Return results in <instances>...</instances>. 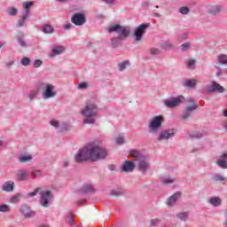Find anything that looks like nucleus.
<instances>
[{"mask_svg":"<svg viewBox=\"0 0 227 227\" xmlns=\"http://www.w3.org/2000/svg\"><path fill=\"white\" fill-rule=\"evenodd\" d=\"M87 151L89 152L90 160H92V162L104 160V159H106L108 155L107 149H106V147L100 146L95 142H91L87 145Z\"/></svg>","mask_w":227,"mask_h":227,"instance_id":"1","label":"nucleus"},{"mask_svg":"<svg viewBox=\"0 0 227 227\" xmlns=\"http://www.w3.org/2000/svg\"><path fill=\"white\" fill-rule=\"evenodd\" d=\"M107 31L108 33H117L118 37L112 38V46L118 47L121 40H125L126 38H129V35H130V27H123L116 24L109 27L107 28Z\"/></svg>","mask_w":227,"mask_h":227,"instance_id":"2","label":"nucleus"},{"mask_svg":"<svg viewBox=\"0 0 227 227\" xmlns=\"http://www.w3.org/2000/svg\"><path fill=\"white\" fill-rule=\"evenodd\" d=\"M82 114L83 116L87 117L83 119L84 124H93L95 123V116L98 114V107H97V105L93 102L87 103L86 106L82 108Z\"/></svg>","mask_w":227,"mask_h":227,"instance_id":"3","label":"nucleus"},{"mask_svg":"<svg viewBox=\"0 0 227 227\" xmlns=\"http://www.w3.org/2000/svg\"><path fill=\"white\" fill-rule=\"evenodd\" d=\"M129 155L133 158V160L137 162V168L138 170L141 171V173L145 174L150 169V162L146 160V157H145V155H142L139 151L131 150L129 151Z\"/></svg>","mask_w":227,"mask_h":227,"instance_id":"4","label":"nucleus"},{"mask_svg":"<svg viewBox=\"0 0 227 227\" xmlns=\"http://www.w3.org/2000/svg\"><path fill=\"white\" fill-rule=\"evenodd\" d=\"M39 90L43 91V98L44 100L54 98L57 95L56 87L52 83L42 82L39 85Z\"/></svg>","mask_w":227,"mask_h":227,"instance_id":"5","label":"nucleus"},{"mask_svg":"<svg viewBox=\"0 0 227 227\" xmlns=\"http://www.w3.org/2000/svg\"><path fill=\"white\" fill-rule=\"evenodd\" d=\"M162 121H164V116L156 115L149 121V130L153 134H157L162 127Z\"/></svg>","mask_w":227,"mask_h":227,"instance_id":"6","label":"nucleus"},{"mask_svg":"<svg viewBox=\"0 0 227 227\" xmlns=\"http://www.w3.org/2000/svg\"><path fill=\"white\" fill-rule=\"evenodd\" d=\"M188 103L192 104V106H186L184 108V111L181 115V120H187V118H191V115L192 114V113H194V111H196V109H198L199 107L194 98H188Z\"/></svg>","mask_w":227,"mask_h":227,"instance_id":"7","label":"nucleus"},{"mask_svg":"<svg viewBox=\"0 0 227 227\" xmlns=\"http://www.w3.org/2000/svg\"><path fill=\"white\" fill-rule=\"evenodd\" d=\"M74 160L78 164H81V162H86V160H90V153L88 152L87 145L81 149L74 156Z\"/></svg>","mask_w":227,"mask_h":227,"instance_id":"8","label":"nucleus"},{"mask_svg":"<svg viewBox=\"0 0 227 227\" xmlns=\"http://www.w3.org/2000/svg\"><path fill=\"white\" fill-rule=\"evenodd\" d=\"M147 27H150V23H144L137 27L134 32L135 42H141V40H143V36L145 35V33H146Z\"/></svg>","mask_w":227,"mask_h":227,"instance_id":"9","label":"nucleus"},{"mask_svg":"<svg viewBox=\"0 0 227 227\" xmlns=\"http://www.w3.org/2000/svg\"><path fill=\"white\" fill-rule=\"evenodd\" d=\"M182 102H184V96L165 99L164 104L166 107H168L169 109H175V107H178Z\"/></svg>","mask_w":227,"mask_h":227,"instance_id":"10","label":"nucleus"},{"mask_svg":"<svg viewBox=\"0 0 227 227\" xmlns=\"http://www.w3.org/2000/svg\"><path fill=\"white\" fill-rule=\"evenodd\" d=\"M41 200L40 203L42 207H49V203L52 200V192L51 191H41L40 192Z\"/></svg>","mask_w":227,"mask_h":227,"instance_id":"11","label":"nucleus"},{"mask_svg":"<svg viewBox=\"0 0 227 227\" xmlns=\"http://www.w3.org/2000/svg\"><path fill=\"white\" fill-rule=\"evenodd\" d=\"M71 21L74 26H83L86 23V16L82 13H75L72 16Z\"/></svg>","mask_w":227,"mask_h":227,"instance_id":"12","label":"nucleus"},{"mask_svg":"<svg viewBox=\"0 0 227 227\" xmlns=\"http://www.w3.org/2000/svg\"><path fill=\"white\" fill-rule=\"evenodd\" d=\"M206 91L207 93H214V91H217L218 93H224V89L221 84L212 82L211 85L206 86Z\"/></svg>","mask_w":227,"mask_h":227,"instance_id":"13","label":"nucleus"},{"mask_svg":"<svg viewBox=\"0 0 227 227\" xmlns=\"http://www.w3.org/2000/svg\"><path fill=\"white\" fill-rule=\"evenodd\" d=\"M175 136V129H165L160 133V136L158 137L159 141H164L170 139V137H173Z\"/></svg>","mask_w":227,"mask_h":227,"instance_id":"14","label":"nucleus"},{"mask_svg":"<svg viewBox=\"0 0 227 227\" xmlns=\"http://www.w3.org/2000/svg\"><path fill=\"white\" fill-rule=\"evenodd\" d=\"M216 164L222 169H227V153H223L218 160H216Z\"/></svg>","mask_w":227,"mask_h":227,"instance_id":"15","label":"nucleus"},{"mask_svg":"<svg viewBox=\"0 0 227 227\" xmlns=\"http://www.w3.org/2000/svg\"><path fill=\"white\" fill-rule=\"evenodd\" d=\"M134 168H136V164H134V161L126 160L122 164L121 171H123L125 173H130L134 171Z\"/></svg>","mask_w":227,"mask_h":227,"instance_id":"16","label":"nucleus"},{"mask_svg":"<svg viewBox=\"0 0 227 227\" xmlns=\"http://www.w3.org/2000/svg\"><path fill=\"white\" fill-rule=\"evenodd\" d=\"M16 177L20 182H26V180L29 179V172L25 169H20L16 174Z\"/></svg>","mask_w":227,"mask_h":227,"instance_id":"17","label":"nucleus"},{"mask_svg":"<svg viewBox=\"0 0 227 227\" xmlns=\"http://www.w3.org/2000/svg\"><path fill=\"white\" fill-rule=\"evenodd\" d=\"M20 210L25 217H34L35 215V211H31V209L26 205H22Z\"/></svg>","mask_w":227,"mask_h":227,"instance_id":"18","label":"nucleus"},{"mask_svg":"<svg viewBox=\"0 0 227 227\" xmlns=\"http://www.w3.org/2000/svg\"><path fill=\"white\" fill-rule=\"evenodd\" d=\"M14 187L15 183H13V181H7L3 184L2 190L4 191V192H12Z\"/></svg>","mask_w":227,"mask_h":227,"instance_id":"19","label":"nucleus"},{"mask_svg":"<svg viewBox=\"0 0 227 227\" xmlns=\"http://www.w3.org/2000/svg\"><path fill=\"white\" fill-rule=\"evenodd\" d=\"M180 196H182V193H180V192H176V193L169 197L167 205L168 207H173V204L176 203V200H178V198H180Z\"/></svg>","mask_w":227,"mask_h":227,"instance_id":"20","label":"nucleus"},{"mask_svg":"<svg viewBox=\"0 0 227 227\" xmlns=\"http://www.w3.org/2000/svg\"><path fill=\"white\" fill-rule=\"evenodd\" d=\"M196 84L197 81L195 79L185 80L183 82V86H184V88H194Z\"/></svg>","mask_w":227,"mask_h":227,"instance_id":"21","label":"nucleus"},{"mask_svg":"<svg viewBox=\"0 0 227 227\" xmlns=\"http://www.w3.org/2000/svg\"><path fill=\"white\" fill-rule=\"evenodd\" d=\"M82 192H83L85 194L88 193H93L95 192V188H93V185L91 184H83V186L82 187Z\"/></svg>","mask_w":227,"mask_h":227,"instance_id":"22","label":"nucleus"},{"mask_svg":"<svg viewBox=\"0 0 227 227\" xmlns=\"http://www.w3.org/2000/svg\"><path fill=\"white\" fill-rule=\"evenodd\" d=\"M27 19H29V15L23 13L21 15V18L18 21V27H23V26H26V20H27Z\"/></svg>","mask_w":227,"mask_h":227,"instance_id":"23","label":"nucleus"},{"mask_svg":"<svg viewBox=\"0 0 227 227\" xmlns=\"http://www.w3.org/2000/svg\"><path fill=\"white\" fill-rule=\"evenodd\" d=\"M42 31L46 35H51V33H54V27L49 24H46L43 27Z\"/></svg>","mask_w":227,"mask_h":227,"instance_id":"24","label":"nucleus"},{"mask_svg":"<svg viewBox=\"0 0 227 227\" xmlns=\"http://www.w3.org/2000/svg\"><path fill=\"white\" fill-rule=\"evenodd\" d=\"M65 48L63 46H56L55 48L52 49V54L51 55V58L52 56H58V54H61V52H64Z\"/></svg>","mask_w":227,"mask_h":227,"instance_id":"25","label":"nucleus"},{"mask_svg":"<svg viewBox=\"0 0 227 227\" xmlns=\"http://www.w3.org/2000/svg\"><path fill=\"white\" fill-rule=\"evenodd\" d=\"M209 203L213 205V207H219L221 205V199L217 197H212L209 200Z\"/></svg>","mask_w":227,"mask_h":227,"instance_id":"26","label":"nucleus"},{"mask_svg":"<svg viewBox=\"0 0 227 227\" xmlns=\"http://www.w3.org/2000/svg\"><path fill=\"white\" fill-rule=\"evenodd\" d=\"M17 40H18V43H20V45H21V47H27V44L26 43V40H24L23 34L17 35Z\"/></svg>","mask_w":227,"mask_h":227,"instance_id":"27","label":"nucleus"},{"mask_svg":"<svg viewBox=\"0 0 227 227\" xmlns=\"http://www.w3.org/2000/svg\"><path fill=\"white\" fill-rule=\"evenodd\" d=\"M218 63L220 65H226L227 64V55L226 54H220L217 58Z\"/></svg>","mask_w":227,"mask_h":227,"instance_id":"28","label":"nucleus"},{"mask_svg":"<svg viewBox=\"0 0 227 227\" xmlns=\"http://www.w3.org/2000/svg\"><path fill=\"white\" fill-rule=\"evenodd\" d=\"M33 4H35V3H33V2H27V3L23 4L24 9H25V12L23 14L29 15V8H31V6H33Z\"/></svg>","mask_w":227,"mask_h":227,"instance_id":"29","label":"nucleus"},{"mask_svg":"<svg viewBox=\"0 0 227 227\" xmlns=\"http://www.w3.org/2000/svg\"><path fill=\"white\" fill-rule=\"evenodd\" d=\"M221 10H223V7L221 5H216V6L210 7L208 9V12L210 13L215 14V13H219V12H221Z\"/></svg>","mask_w":227,"mask_h":227,"instance_id":"30","label":"nucleus"},{"mask_svg":"<svg viewBox=\"0 0 227 227\" xmlns=\"http://www.w3.org/2000/svg\"><path fill=\"white\" fill-rule=\"evenodd\" d=\"M20 198H21L20 193H17L10 198V202L11 203H19V201H20Z\"/></svg>","mask_w":227,"mask_h":227,"instance_id":"31","label":"nucleus"},{"mask_svg":"<svg viewBox=\"0 0 227 227\" xmlns=\"http://www.w3.org/2000/svg\"><path fill=\"white\" fill-rule=\"evenodd\" d=\"M176 217L181 221H185L189 217V212L179 213L176 215Z\"/></svg>","mask_w":227,"mask_h":227,"instance_id":"32","label":"nucleus"},{"mask_svg":"<svg viewBox=\"0 0 227 227\" xmlns=\"http://www.w3.org/2000/svg\"><path fill=\"white\" fill-rule=\"evenodd\" d=\"M33 157L31 155H21L19 158L20 162H27V160H31Z\"/></svg>","mask_w":227,"mask_h":227,"instance_id":"33","label":"nucleus"},{"mask_svg":"<svg viewBox=\"0 0 227 227\" xmlns=\"http://www.w3.org/2000/svg\"><path fill=\"white\" fill-rule=\"evenodd\" d=\"M161 48L165 49V51H168V49H173V43L171 42L167 41L161 44Z\"/></svg>","mask_w":227,"mask_h":227,"instance_id":"34","label":"nucleus"},{"mask_svg":"<svg viewBox=\"0 0 227 227\" xmlns=\"http://www.w3.org/2000/svg\"><path fill=\"white\" fill-rule=\"evenodd\" d=\"M213 180H215V182H224V180H226V177L216 174L213 176Z\"/></svg>","mask_w":227,"mask_h":227,"instance_id":"35","label":"nucleus"},{"mask_svg":"<svg viewBox=\"0 0 227 227\" xmlns=\"http://www.w3.org/2000/svg\"><path fill=\"white\" fill-rule=\"evenodd\" d=\"M21 65H23V67H29V65H31V59L27 57H24L21 59Z\"/></svg>","mask_w":227,"mask_h":227,"instance_id":"36","label":"nucleus"},{"mask_svg":"<svg viewBox=\"0 0 227 227\" xmlns=\"http://www.w3.org/2000/svg\"><path fill=\"white\" fill-rule=\"evenodd\" d=\"M42 188H36L34 192H29L27 194V198H33L35 194H38V192H41Z\"/></svg>","mask_w":227,"mask_h":227,"instance_id":"37","label":"nucleus"},{"mask_svg":"<svg viewBox=\"0 0 227 227\" xmlns=\"http://www.w3.org/2000/svg\"><path fill=\"white\" fill-rule=\"evenodd\" d=\"M127 65H129L128 60H125V61L121 62V64H119L120 72H123V70H125V68H127Z\"/></svg>","mask_w":227,"mask_h":227,"instance_id":"38","label":"nucleus"},{"mask_svg":"<svg viewBox=\"0 0 227 227\" xmlns=\"http://www.w3.org/2000/svg\"><path fill=\"white\" fill-rule=\"evenodd\" d=\"M191 49V43H184L181 45V51L185 52V51H189Z\"/></svg>","mask_w":227,"mask_h":227,"instance_id":"39","label":"nucleus"},{"mask_svg":"<svg viewBox=\"0 0 227 227\" xmlns=\"http://www.w3.org/2000/svg\"><path fill=\"white\" fill-rule=\"evenodd\" d=\"M17 13H19V11L17 10V8L12 7V8L9 9V15L15 17V15H17Z\"/></svg>","mask_w":227,"mask_h":227,"instance_id":"40","label":"nucleus"},{"mask_svg":"<svg viewBox=\"0 0 227 227\" xmlns=\"http://www.w3.org/2000/svg\"><path fill=\"white\" fill-rule=\"evenodd\" d=\"M0 212H10V207L6 204L0 205Z\"/></svg>","mask_w":227,"mask_h":227,"instance_id":"41","label":"nucleus"},{"mask_svg":"<svg viewBox=\"0 0 227 227\" xmlns=\"http://www.w3.org/2000/svg\"><path fill=\"white\" fill-rule=\"evenodd\" d=\"M37 95H38V92H36V90L30 91V93L28 95L29 100H33V98H36Z\"/></svg>","mask_w":227,"mask_h":227,"instance_id":"42","label":"nucleus"},{"mask_svg":"<svg viewBox=\"0 0 227 227\" xmlns=\"http://www.w3.org/2000/svg\"><path fill=\"white\" fill-rule=\"evenodd\" d=\"M150 52L153 56H157L159 54H160V50L157 49V48H152L150 50Z\"/></svg>","mask_w":227,"mask_h":227,"instance_id":"43","label":"nucleus"},{"mask_svg":"<svg viewBox=\"0 0 227 227\" xmlns=\"http://www.w3.org/2000/svg\"><path fill=\"white\" fill-rule=\"evenodd\" d=\"M175 182V179H171L169 177H163L162 178V184H173Z\"/></svg>","mask_w":227,"mask_h":227,"instance_id":"44","label":"nucleus"},{"mask_svg":"<svg viewBox=\"0 0 227 227\" xmlns=\"http://www.w3.org/2000/svg\"><path fill=\"white\" fill-rule=\"evenodd\" d=\"M34 178H38V176H42V170H35L31 173Z\"/></svg>","mask_w":227,"mask_h":227,"instance_id":"45","label":"nucleus"},{"mask_svg":"<svg viewBox=\"0 0 227 227\" xmlns=\"http://www.w3.org/2000/svg\"><path fill=\"white\" fill-rule=\"evenodd\" d=\"M179 12L182 13V15H187V13H189L190 10L188 9V7H181L179 9Z\"/></svg>","mask_w":227,"mask_h":227,"instance_id":"46","label":"nucleus"},{"mask_svg":"<svg viewBox=\"0 0 227 227\" xmlns=\"http://www.w3.org/2000/svg\"><path fill=\"white\" fill-rule=\"evenodd\" d=\"M121 194H123V192H121V191H120V190H118V191L113 190V191L111 192V195H112V196H121Z\"/></svg>","mask_w":227,"mask_h":227,"instance_id":"47","label":"nucleus"},{"mask_svg":"<svg viewBox=\"0 0 227 227\" xmlns=\"http://www.w3.org/2000/svg\"><path fill=\"white\" fill-rule=\"evenodd\" d=\"M42 64H43V62H42V60H40V59H35V60L34 61V67H35V68H40V67H42Z\"/></svg>","mask_w":227,"mask_h":227,"instance_id":"48","label":"nucleus"},{"mask_svg":"<svg viewBox=\"0 0 227 227\" xmlns=\"http://www.w3.org/2000/svg\"><path fill=\"white\" fill-rule=\"evenodd\" d=\"M160 223V219L155 218L151 220V226H157Z\"/></svg>","mask_w":227,"mask_h":227,"instance_id":"49","label":"nucleus"},{"mask_svg":"<svg viewBox=\"0 0 227 227\" xmlns=\"http://www.w3.org/2000/svg\"><path fill=\"white\" fill-rule=\"evenodd\" d=\"M123 143H125V139L123 138V137H119L116 138L117 145H123Z\"/></svg>","mask_w":227,"mask_h":227,"instance_id":"50","label":"nucleus"},{"mask_svg":"<svg viewBox=\"0 0 227 227\" xmlns=\"http://www.w3.org/2000/svg\"><path fill=\"white\" fill-rule=\"evenodd\" d=\"M203 137V134H201L200 132H195L191 135V137H196L197 139H200V137Z\"/></svg>","mask_w":227,"mask_h":227,"instance_id":"51","label":"nucleus"},{"mask_svg":"<svg viewBox=\"0 0 227 227\" xmlns=\"http://www.w3.org/2000/svg\"><path fill=\"white\" fill-rule=\"evenodd\" d=\"M79 90H86L88 88V83L86 82H82L78 85Z\"/></svg>","mask_w":227,"mask_h":227,"instance_id":"52","label":"nucleus"},{"mask_svg":"<svg viewBox=\"0 0 227 227\" xmlns=\"http://www.w3.org/2000/svg\"><path fill=\"white\" fill-rule=\"evenodd\" d=\"M68 223H69V224H75V223L74 222V214H72V213L68 216Z\"/></svg>","mask_w":227,"mask_h":227,"instance_id":"53","label":"nucleus"},{"mask_svg":"<svg viewBox=\"0 0 227 227\" xmlns=\"http://www.w3.org/2000/svg\"><path fill=\"white\" fill-rule=\"evenodd\" d=\"M51 125L52 127H55L56 129H58V127H59V122L56 120H53V121H51Z\"/></svg>","mask_w":227,"mask_h":227,"instance_id":"54","label":"nucleus"},{"mask_svg":"<svg viewBox=\"0 0 227 227\" xmlns=\"http://www.w3.org/2000/svg\"><path fill=\"white\" fill-rule=\"evenodd\" d=\"M195 63H196V60L191 59L188 61V67H194Z\"/></svg>","mask_w":227,"mask_h":227,"instance_id":"55","label":"nucleus"},{"mask_svg":"<svg viewBox=\"0 0 227 227\" xmlns=\"http://www.w3.org/2000/svg\"><path fill=\"white\" fill-rule=\"evenodd\" d=\"M72 28V23H67L66 24V26L64 27V29H71Z\"/></svg>","mask_w":227,"mask_h":227,"instance_id":"56","label":"nucleus"},{"mask_svg":"<svg viewBox=\"0 0 227 227\" xmlns=\"http://www.w3.org/2000/svg\"><path fill=\"white\" fill-rule=\"evenodd\" d=\"M83 203H86V200H82L80 201L77 202L78 207H81V205H82Z\"/></svg>","mask_w":227,"mask_h":227,"instance_id":"57","label":"nucleus"},{"mask_svg":"<svg viewBox=\"0 0 227 227\" xmlns=\"http://www.w3.org/2000/svg\"><path fill=\"white\" fill-rule=\"evenodd\" d=\"M106 4H113L114 3V0H103Z\"/></svg>","mask_w":227,"mask_h":227,"instance_id":"58","label":"nucleus"},{"mask_svg":"<svg viewBox=\"0 0 227 227\" xmlns=\"http://www.w3.org/2000/svg\"><path fill=\"white\" fill-rule=\"evenodd\" d=\"M69 164L70 163L68 162V160H65L63 163V168H68Z\"/></svg>","mask_w":227,"mask_h":227,"instance_id":"59","label":"nucleus"},{"mask_svg":"<svg viewBox=\"0 0 227 227\" xmlns=\"http://www.w3.org/2000/svg\"><path fill=\"white\" fill-rule=\"evenodd\" d=\"M217 72H216V76L217 77H219L220 75H221V74H222V70H221V68H219V67H217Z\"/></svg>","mask_w":227,"mask_h":227,"instance_id":"60","label":"nucleus"},{"mask_svg":"<svg viewBox=\"0 0 227 227\" xmlns=\"http://www.w3.org/2000/svg\"><path fill=\"white\" fill-rule=\"evenodd\" d=\"M153 17H156V18L160 19V13H159V12H154V13H153Z\"/></svg>","mask_w":227,"mask_h":227,"instance_id":"61","label":"nucleus"},{"mask_svg":"<svg viewBox=\"0 0 227 227\" xmlns=\"http://www.w3.org/2000/svg\"><path fill=\"white\" fill-rule=\"evenodd\" d=\"M109 169H111V171H114V165H111V166L109 167Z\"/></svg>","mask_w":227,"mask_h":227,"instance_id":"62","label":"nucleus"},{"mask_svg":"<svg viewBox=\"0 0 227 227\" xmlns=\"http://www.w3.org/2000/svg\"><path fill=\"white\" fill-rule=\"evenodd\" d=\"M225 217H226V220H225V222H224V224H225V226L227 227V211L225 212Z\"/></svg>","mask_w":227,"mask_h":227,"instance_id":"63","label":"nucleus"},{"mask_svg":"<svg viewBox=\"0 0 227 227\" xmlns=\"http://www.w3.org/2000/svg\"><path fill=\"white\" fill-rule=\"evenodd\" d=\"M223 116L227 118V109L223 112Z\"/></svg>","mask_w":227,"mask_h":227,"instance_id":"64","label":"nucleus"}]
</instances>
